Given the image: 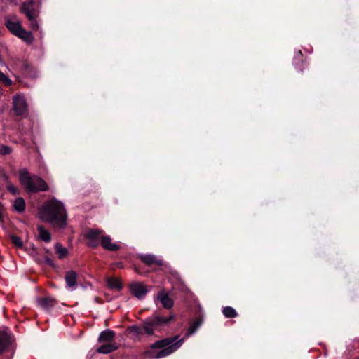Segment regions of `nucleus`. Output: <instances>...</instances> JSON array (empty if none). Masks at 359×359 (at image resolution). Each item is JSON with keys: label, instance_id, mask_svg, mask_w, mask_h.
Here are the masks:
<instances>
[{"label": "nucleus", "instance_id": "16", "mask_svg": "<svg viewBox=\"0 0 359 359\" xmlns=\"http://www.w3.org/2000/svg\"><path fill=\"white\" fill-rule=\"evenodd\" d=\"M293 63L297 70L302 72L307 66L306 62L303 58V54L301 50H299L295 55Z\"/></svg>", "mask_w": 359, "mask_h": 359}, {"label": "nucleus", "instance_id": "1", "mask_svg": "<svg viewBox=\"0 0 359 359\" xmlns=\"http://www.w3.org/2000/svg\"><path fill=\"white\" fill-rule=\"evenodd\" d=\"M174 320V315L170 314L165 316L161 311H157L152 316L143 320L142 326L134 325L128 327L126 332L133 334L135 337H140L144 334L152 336L155 330H160L168 326Z\"/></svg>", "mask_w": 359, "mask_h": 359}, {"label": "nucleus", "instance_id": "29", "mask_svg": "<svg viewBox=\"0 0 359 359\" xmlns=\"http://www.w3.org/2000/svg\"><path fill=\"white\" fill-rule=\"evenodd\" d=\"M0 82L6 86H9L12 83V81L1 71H0Z\"/></svg>", "mask_w": 359, "mask_h": 359}, {"label": "nucleus", "instance_id": "19", "mask_svg": "<svg viewBox=\"0 0 359 359\" xmlns=\"http://www.w3.org/2000/svg\"><path fill=\"white\" fill-rule=\"evenodd\" d=\"M107 283L109 288L111 290H116L117 291L122 290L123 285L121 280L116 278H108L107 279Z\"/></svg>", "mask_w": 359, "mask_h": 359}, {"label": "nucleus", "instance_id": "15", "mask_svg": "<svg viewBox=\"0 0 359 359\" xmlns=\"http://www.w3.org/2000/svg\"><path fill=\"white\" fill-rule=\"evenodd\" d=\"M5 26L15 36H17L22 29L20 22H13L10 19L6 20Z\"/></svg>", "mask_w": 359, "mask_h": 359}, {"label": "nucleus", "instance_id": "9", "mask_svg": "<svg viewBox=\"0 0 359 359\" xmlns=\"http://www.w3.org/2000/svg\"><path fill=\"white\" fill-rule=\"evenodd\" d=\"M201 309L199 306L197 311L198 316L192 320L191 325H189L185 335L186 337H189L193 334L203 323V315L201 313Z\"/></svg>", "mask_w": 359, "mask_h": 359}, {"label": "nucleus", "instance_id": "18", "mask_svg": "<svg viewBox=\"0 0 359 359\" xmlns=\"http://www.w3.org/2000/svg\"><path fill=\"white\" fill-rule=\"evenodd\" d=\"M115 337V332L109 329L102 331L98 338L100 342H111Z\"/></svg>", "mask_w": 359, "mask_h": 359}, {"label": "nucleus", "instance_id": "7", "mask_svg": "<svg viewBox=\"0 0 359 359\" xmlns=\"http://www.w3.org/2000/svg\"><path fill=\"white\" fill-rule=\"evenodd\" d=\"M13 110L17 116H24L28 114L26 99L22 95H15L13 98Z\"/></svg>", "mask_w": 359, "mask_h": 359}, {"label": "nucleus", "instance_id": "31", "mask_svg": "<svg viewBox=\"0 0 359 359\" xmlns=\"http://www.w3.org/2000/svg\"><path fill=\"white\" fill-rule=\"evenodd\" d=\"M44 259H45V262L46 264L50 266L51 268L53 269H55L57 267V264L55 262V261L51 259L50 257H49L48 256L46 255L44 257Z\"/></svg>", "mask_w": 359, "mask_h": 359}, {"label": "nucleus", "instance_id": "25", "mask_svg": "<svg viewBox=\"0 0 359 359\" xmlns=\"http://www.w3.org/2000/svg\"><path fill=\"white\" fill-rule=\"evenodd\" d=\"M222 313L226 318H231L238 316L237 311L231 306H225L222 309Z\"/></svg>", "mask_w": 359, "mask_h": 359}, {"label": "nucleus", "instance_id": "35", "mask_svg": "<svg viewBox=\"0 0 359 359\" xmlns=\"http://www.w3.org/2000/svg\"><path fill=\"white\" fill-rule=\"evenodd\" d=\"M135 269H136V271H137V273H140V272L138 271L137 268H136Z\"/></svg>", "mask_w": 359, "mask_h": 359}, {"label": "nucleus", "instance_id": "30", "mask_svg": "<svg viewBox=\"0 0 359 359\" xmlns=\"http://www.w3.org/2000/svg\"><path fill=\"white\" fill-rule=\"evenodd\" d=\"M12 152V148L7 145H1L0 146V154L1 155H7L10 154Z\"/></svg>", "mask_w": 359, "mask_h": 359}, {"label": "nucleus", "instance_id": "14", "mask_svg": "<svg viewBox=\"0 0 359 359\" xmlns=\"http://www.w3.org/2000/svg\"><path fill=\"white\" fill-rule=\"evenodd\" d=\"M37 303L38 305L43 309L46 311H50L57 304V301L53 297H47L39 298Z\"/></svg>", "mask_w": 359, "mask_h": 359}, {"label": "nucleus", "instance_id": "2", "mask_svg": "<svg viewBox=\"0 0 359 359\" xmlns=\"http://www.w3.org/2000/svg\"><path fill=\"white\" fill-rule=\"evenodd\" d=\"M40 217L54 228L63 229L67 224V212L63 204L52 199L46 202L40 210Z\"/></svg>", "mask_w": 359, "mask_h": 359}, {"label": "nucleus", "instance_id": "4", "mask_svg": "<svg viewBox=\"0 0 359 359\" xmlns=\"http://www.w3.org/2000/svg\"><path fill=\"white\" fill-rule=\"evenodd\" d=\"M19 181L29 193H38L48 191V185L40 177L31 175L25 168L19 171Z\"/></svg>", "mask_w": 359, "mask_h": 359}, {"label": "nucleus", "instance_id": "8", "mask_svg": "<svg viewBox=\"0 0 359 359\" xmlns=\"http://www.w3.org/2000/svg\"><path fill=\"white\" fill-rule=\"evenodd\" d=\"M131 293L137 299H142L148 292L145 285L139 282H134L130 285Z\"/></svg>", "mask_w": 359, "mask_h": 359}, {"label": "nucleus", "instance_id": "12", "mask_svg": "<svg viewBox=\"0 0 359 359\" xmlns=\"http://www.w3.org/2000/svg\"><path fill=\"white\" fill-rule=\"evenodd\" d=\"M100 244L104 250L108 251H117L121 249L120 245L111 243V238L108 235L101 236Z\"/></svg>", "mask_w": 359, "mask_h": 359}, {"label": "nucleus", "instance_id": "32", "mask_svg": "<svg viewBox=\"0 0 359 359\" xmlns=\"http://www.w3.org/2000/svg\"><path fill=\"white\" fill-rule=\"evenodd\" d=\"M5 208L1 202H0V222H3L4 217Z\"/></svg>", "mask_w": 359, "mask_h": 359}, {"label": "nucleus", "instance_id": "36", "mask_svg": "<svg viewBox=\"0 0 359 359\" xmlns=\"http://www.w3.org/2000/svg\"><path fill=\"white\" fill-rule=\"evenodd\" d=\"M355 359H359V358H355Z\"/></svg>", "mask_w": 359, "mask_h": 359}, {"label": "nucleus", "instance_id": "22", "mask_svg": "<svg viewBox=\"0 0 359 359\" xmlns=\"http://www.w3.org/2000/svg\"><path fill=\"white\" fill-rule=\"evenodd\" d=\"M26 208L25 201L22 197L17 198L13 203V209L18 213H22Z\"/></svg>", "mask_w": 359, "mask_h": 359}, {"label": "nucleus", "instance_id": "20", "mask_svg": "<svg viewBox=\"0 0 359 359\" xmlns=\"http://www.w3.org/2000/svg\"><path fill=\"white\" fill-rule=\"evenodd\" d=\"M16 36L23 40L28 44H31L34 40V37L33 36L32 32L27 31L23 27L22 31H20V32Z\"/></svg>", "mask_w": 359, "mask_h": 359}, {"label": "nucleus", "instance_id": "23", "mask_svg": "<svg viewBox=\"0 0 359 359\" xmlns=\"http://www.w3.org/2000/svg\"><path fill=\"white\" fill-rule=\"evenodd\" d=\"M55 253L57 255V257L60 259H63L68 255L67 249L63 247V245L60 243H55Z\"/></svg>", "mask_w": 359, "mask_h": 359}, {"label": "nucleus", "instance_id": "26", "mask_svg": "<svg viewBox=\"0 0 359 359\" xmlns=\"http://www.w3.org/2000/svg\"><path fill=\"white\" fill-rule=\"evenodd\" d=\"M6 178L8 179V177L6 176ZM6 187L7 190L13 195L19 194V190L18 187H15L8 180H7L6 182Z\"/></svg>", "mask_w": 359, "mask_h": 359}, {"label": "nucleus", "instance_id": "11", "mask_svg": "<svg viewBox=\"0 0 359 359\" xmlns=\"http://www.w3.org/2000/svg\"><path fill=\"white\" fill-rule=\"evenodd\" d=\"M12 334L6 330L0 331V355L3 354L11 344Z\"/></svg>", "mask_w": 359, "mask_h": 359}, {"label": "nucleus", "instance_id": "5", "mask_svg": "<svg viewBox=\"0 0 359 359\" xmlns=\"http://www.w3.org/2000/svg\"><path fill=\"white\" fill-rule=\"evenodd\" d=\"M20 11L25 14L29 22V27L32 31H37L39 29V25L37 18L39 15L40 11L39 5L35 0H27L24 1L20 6Z\"/></svg>", "mask_w": 359, "mask_h": 359}, {"label": "nucleus", "instance_id": "24", "mask_svg": "<svg viewBox=\"0 0 359 359\" xmlns=\"http://www.w3.org/2000/svg\"><path fill=\"white\" fill-rule=\"evenodd\" d=\"M117 348L114 344H107L100 346L97 351L100 353L107 354L116 351Z\"/></svg>", "mask_w": 359, "mask_h": 359}, {"label": "nucleus", "instance_id": "33", "mask_svg": "<svg viewBox=\"0 0 359 359\" xmlns=\"http://www.w3.org/2000/svg\"><path fill=\"white\" fill-rule=\"evenodd\" d=\"M46 254H50V251L49 250H46Z\"/></svg>", "mask_w": 359, "mask_h": 359}, {"label": "nucleus", "instance_id": "17", "mask_svg": "<svg viewBox=\"0 0 359 359\" xmlns=\"http://www.w3.org/2000/svg\"><path fill=\"white\" fill-rule=\"evenodd\" d=\"M78 275L76 271L69 270L65 273V280L68 287H73L77 285Z\"/></svg>", "mask_w": 359, "mask_h": 359}, {"label": "nucleus", "instance_id": "34", "mask_svg": "<svg viewBox=\"0 0 359 359\" xmlns=\"http://www.w3.org/2000/svg\"><path fill=\"white\" fill-rule=\"evenodd\" d=\"M95 301H96L97 302H100V303H101V302L99 300V298H98V297H96V298H95Z\"/></svg>", "mask_w": 359, "mask_h": 359}, {"label": "nucleus", "instance_id": "28", "mask_svg": "<svg viewBox=\"0 0 359 359\" xmlns=\"http://www.w3.org/2000/svg\"><path fill=\"white\" fill-rule=\"evenodd\" d=\"M23 72H24V74H26L29 77H32V76H34V73L32 72L33 67L28 63H25L23 65Z\"/></svg>", "mask_w": 359, "mask_h": 359}, {"label": "nucleus", "instance_id": "13", "mask_svg": "<svg viewBox=\"0 0 359 359\" xmlns=\"http://www.w3.org/2000/svg\"><path fill=\"white\" fill-rule=\"evenodd\" d=\"M157 299L160 301L165 309L170 310L174 305L173 300L164 290H160L157 294Z\"/></svg>", "mask_w": 359, "mask_h": 359}, {"label": "nucleus", "instance_id": "21", "mask_svg": "<svg viewBox=\"0 0 359 359\" xmlns=\"http://www.w3.org/2000/svg\"><path fill=\"white\" fill-rule=\"evenodd\" d=\"M37 229L39 231V238L46 243H50L51 241L50 233L47 229H46L43 226H39L37 227Z\"/></svg>", "mask_w": 359, "mask_h": 359}, {"label": "nucleus", "instance_id": "3", "mask_svg": "<svg viewBox=\"0 0 359 359\" xmlns=\"http://www.w3.org/2000/svg\"><path fill=\"white\" fill-rule=\"evenodd\" d=\"M179 336L165 338L156 341L146 351L147 355L151 359H158L169 355L177 351L183 344L184 338L178 340Z\"/></svg>", "mask_w": 359, "mask_h": 359}, {"label": "nucleus", "instance_id": "6", "mask_svg": "<svg viewBox=\"0 0 359 359\" xmlns=\"http://www.w3.org/2000/svg\"><path fill=\"white\" fill-rule=\"evenodd\" d=\"M102 233V230L98 229H88L84 233L86 245L93 249L97 248L100 243Z\"/></svg>", "mask_w": 359, "mask_h": 359}, {"label": "nucleus", "instance_id": "10", "mask_svg": "<svg viewBox=\"0 0 359 359\" xmlns=\"http://www.w3.org/2000/svg\"><path fill=\"white\" fill-rule=\"evenodd\" d=\"M140 259L146 265L152 267L153 270H156V267H159L163 265V261L157 259L156 256L153 255H140Z\"/></svg>", "mask_w": 359, "mask_h": 359}, {"label": "nucleus", "instance_id": "27", "mask_svg": "<svg viewBox=\"0 0 359 359\" xmlns=\"http://www.w3.org/2000/svg\"><path fill=\"white\" fill-rule=\"evenodd\" d=\"M11 241L14 245H15L18 248H22L23 245V242L22 241L21 238L16 235H13V234L11 235Z\"/></svg>", "mask_w": 359, "mask_h": 359}]
</instances>
